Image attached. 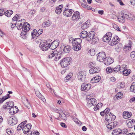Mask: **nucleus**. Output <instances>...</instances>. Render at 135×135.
Masks as SVG:
<instances>
[{
    "mask_svg": "<svg viewBox=\"0 0 135 135\" xmlns=\"http://www.w3.org/2000/svg\"><path fill=\"white\" fill-rule=\"evenodd\" d=\"M72 58L70 57H67L62 59L60 61V65L63 68L66 67L72 62Z\"/></svg>",
    "mask_w": 135,
    "mask_h": 135,
    "instance_id": "nucleus-1",
    "label": "nucleus"
},
{
    "mask_svg": "<svg viewBox=\"0 0 135 135\" xmlns=\"http://www.w3.org/2000/svg\"><path fill=\"white\" fill-rule=\"evenodd\" d=\"M60 52L57 50H54L49 55V58L52 59L55 61H58L61 58Z\"/></svg>",
    "mask_w": 135,
    "mask_h": 135,
    "instance_id": "nucleus-2",
    "label": "nucleus"
},
{
    "mask_svg": "<svg viewBox=\"0 0 135 135\" xmlns=\"http://www.w3.org/2000/svg\"><path fill=\"white\" fill-rule=\"evenodd\" d=\"M51 40L42 41L39 45V47L43 51H46L50 49V42Z\"/></svg>",
    "mask_w": 135,
    "mask_h": 135,
    "instance_id": "nucleus-3",
    "label": "nucleus"
},
{
    "mask_svg": "<svg viewBox=\"0 0 135 135\" xmlns=\"http://www.w3.org/2000/svg\"><path fill=\"white\" fill-rule=\"evenodd\" d=\"M88 96L86 97L87 103L86 105L88 108H91L95 105L97 103V100L94 98H91L89 99Z\"/></svg>",
    "mask_w": 135,
    "mask_h": 135,
    "instance_id": "nucleus-4",
    "label": "nucleus"
},
{
    "mask_svg": "<svg viewBox=\"0 0 135 135\" xmlns=\"http://www.w3.org/2000/svg\"><path fill=\"white\" fill-rule=\"evenodd\" d=\"M91 87V86L90 84L83 83L81 85L80 89L81 91L87 92L90 89Z\"/></svg>",
    "mask_w": 135,
    "mask_h": 135,
    "instance_id": "nucleus-5",
    "label": "nucleus"
},
{
    "mask_svg": "<svg viewBox=\"0 0 135 135\" xmlns=\"http://www.w3.org/2000/svg\"><path fill=\"white\" fill-rule=\"evenodd\" d=\"M17 122L18 120L17 118L14 116L8 118L7 119V123L10 125H14L17 123Z\"/></svg>",
    "mask_w": 135,
    "mask_h": 135,
    "instance_id": "nucleus-6",
    "label": "nucleus"
},
{
    "mask_svg": "<svg viewBox=\"0 0 135 135\" xmlns=\"http://www.w3.org/2000/svg\"><path fill=\"white\" fill-rule=\"evenodd\" d=\"M97 60L98 61L101 62H103L106 57L105 53L103 52L98 53L97 55Z\"/></svg>",
    "mask_w": 135,
    "mask_h": 135,
    "instance_id": "nucleus-7",
    "label": "nucleus"
},
{
    "mask_svg": "<svg viewBox=\"0 0 135 135\" xmlns=\"http://www.w3.org/2000/svg\"><path fill=\"white\" fill-rule=\"evenodd\" d=\"M120 39L119 37L117 36H115L112 38L109 42V44L111 46H113L117 44L119 41Z\"/></svg>",
    "mask_w": 135,
    "mask_h": 135,
    "instance_id": "nucleus-8",
    "label": "nucleus"
},
{
    "mask_svg": "<svg viewBox=\"0 0 135 135\" xmlns=\"http://www.w3.org/2000/svg\"><path fill=\"white\" fill-rule=\"evenodd\" d=\"M51 40L50 42V49L52 50H54L57 48L60 44V41L58 40H56L51 42Z\"/></svg>",
    "mask_w": 135,
    "mask_h": 135,
    "instance_id": "nucleus-9",
    "label": "nucleus"
},
{
    "mask_svg": "<svg viewBox=\"0 0 135 135\" xmlns=\"http://www.w3.org/2000/svg\"><path fill=\"white\" fill-rule=\"evenodd\" d=\"M112 33L110 32H107L103 36V41L105 42H109L112 38Z\"/></svg>",
    "mask_w": 135,
    "mask_h": 135,
    "instance_id": "nucleus-10",
    "label": "nucleus"
},
{
    "mask_svg": "<svg viewBox=\"0 0 135 135\" xmlns=\"http://www.w3.org/2000/svg\"><path fill=\"white\" fill-rule=\"evenodd\" d=\"M78 78L79 81H83L85 78V72L84 71H80L78 73Z\"/></svg>",
    "mask_w": 135,
    "mask_h": 135,
    "instance_id": "nucleus-11",
    "label": "nucleus"
},
{
    "mask_svg": "<svg viewBox=\"0 0 135 135\" xmlns=\"http://www.w3.org/2000/svg\"><path fill=\"white\" fill-rule=\"evenodd\" d=\"M74 12L73 10L69 8H65L63 11V14L65 16L67 17H71Z\"/></svg>",
    "mask_w": 135,
    "mask_h": 135,
    "instance_id": "nucleus-12",
    "label": "nucleus"
},
{
    "mask_svg": "<svg viewBox=\"0 0 135 135\" xmlns=\"http://www.w3.org/2000/svg\"><path fill=\"white\" fill-rule=\"evenodd\" d=\"M114 62V59L110 57H105L103 62L104 64L107 66H108L112 64Z\"/></svg>",
    "mask_w": 135,
    "mask_h": 135,
    "instance_id": "nucleus-13",
    "label": "nucleus"
},
{
    "mask_svg": "<svg viewBox=\"0 0 135 135\" xmlns=\"http://www.w3.org/2000/svg\"><path fill=\"white\" fill-rule=\"evenodd\" d=\"M87 36L86 38V40L88 41H90L91 40H93L94 39V37L95 33L94 31H91L88 33Z\"/></svg>",
    "mask_w": 135,
    "mask_h": 135,
    "instance_id": "nucleus-14",
    "label": "nucleus"
},
{
    "mask_svg": "<svg viewBox=\"0 0 135 135\" xmlns=\"http://www.w3.org/2000/svg\"><path fill=\"white\" fill-rule=\"evenodd\" d=\"M25 22L24 19H22L16 22V27L18 29H22L23 26Z\"/></svg>",
    "mask_w": 135,
    "mask_h": 135,
    "instance_id": "nucleus-15",
    "label": "nucleus"
},
{
    "mask_svg": "<svg viewBox=\"0 0 135 135\" xmlns=\"http://www.w3.org/2000/svg\"><path fill=\"white\" fill-rule=\"evenodd\" d=\"M126 123L128 127L129 128H132L135 123V120L132 119H129L126 120Z\"/></svg>",
    "mask_w": 135,
    "mask_h": 135,
    "instance_id": "nucleus-16",
    "label": "nucleus"
},
{
    "mask_svg": "<svg viewBox=\"0 0 135 135\" xmlns=\"http://www.w3.org/2000/svg\"><path fill=\"white\" fill-rule=\"evenodd\" d=\"M115 116L111 113L105 116V119L107 121H111L114 120L115 118Z\"/></svg>",
    "mask_w": 135,
    "mask_h": 135,
    "instance_id": "nucleus-17",
    "label": "nucleus"
},
{
    "mask_svg": "<svg viewBox=\"0 0 135 135\" xmlns=\"http://www.w3.org/2000/svg\"><path fill=\"white\" fill-rule=\"evenodd\" d=\"M36 95L43 102H46V100L44 97L41 93L39 91L36 89H34Z\"/></svg>",
    "mask_w": 135,
    "mask_h": 135,
    "instance_id": "nucleus-18",
    "label": "nucleus"
},
{
    "mask_svg": "<svg viewBox=\"0 0 135 135\" xmlns=\"http://www.w3.org/2000/svg\"><path fill=\"white\" fill-rule=\"evenodd\" d=\"M14 105V103L12 101H9L7 102L6 104L3 105L2 109H10Z\"/></svg>",
    "mask_w": 135,
    "mask_h": 135,
    "instance_id": "nucleus-19",
    "label": "nucleus"
},
{
    "mask_svg": "<svg viewBox=\"0 0 135 135\" xmlns=\"http://www.w3.org/2000/svg\"><path fill=\"white\" fill-rule=\"evenodd\" d=\"M117 123L116 122H112L107 125L106 127L108 130L109 131L112 129L113 128L116 127L117 125Z\"/></svg>",
    "mask_w": 135,
    "mask_h": 135,
    "instance_id": "nucleus-20",
    "label": "nucleus"
},
{
    "mask_svg": "<svg viewBox=\"0 0 135 135\" xmlns=\"http://www.w3.org/2000/svg\"><path fill=\"white\" fill-rule=\"evenodd\" d=\"M80 18L79 12L77 11L74 12L72 16V19L73 20L78 21Z\"/></svg>",
    "mask_w": 135,
    "mask_h": 135,
    "instance_id": "nucleus-21",
    "label": "nucleus"
},
{
    "mask_svg": "<svg viewBox=\"0 0 135 135\" xmlns=\"http://www.w3.org/2000/svg\"><path fill=\"white\" fill-rule=\"evenodd\" d=\"M32 125L31 124L29 123L26 124L24 127L23 129V131L24 133L26 134L27 133L31 128Z\"/></svg>",
    "mask_w": 135,
    "mask_h": 135,
    "instance_id": "nucleus-22",
    "label": "nucleus"
},
{
    "mask_svg": "<svg viewBox=\"0 0 135 135\" xmlns=\"http://www.w3.org/2000/svg\"><path fill=\"white\" fill-rule=\"evenodd\" d=\"M81 6L83 8L87 9V10H91L95 12V9L90 6L88 5L87 4L86 2L85 3H82L81 4Z\"/></svg>",
    "mask_w": 135,
    "mask_h": 135,
    "instance_id": "nucleus-23",
    "label": "nucleus"
},
{
    "mask_svg": "<svg viewBox=\"0 0 135 135\" xmlns=\"http://www.w3.org/2000/svg\"><path fill=\"white\" fill-rule=\"evenodd\" d=\"M132 115V113L131 112L125 111L123 112L122 116L124 119H126L130 118Z\"/></svg>",
    "mask_w": 135,
    "mask_h": 135,
    "instance_id": "nucleus-24",
    "label": "nucleus"
},
{
    "mask_svg": "<svg viewBox=\"0 0 135 135\" xmlns=\"http://www.w3.org/2000/svg\"><path fill=\"white\" fill-rule=\"evenodd\" d=\"M63 7V5L62 4L57 6L55 10L56 13L58 15L60 14L62 11Z\"/></svg>",
    "mask_w": 135,
    "mask_h": 135,
    "instance_id": "nucleus-25",
    "label": "nucleus"
},
{
    "mask_svg": "<svg viewBox=\"0 0 135 135\" xmlns=\"http://www.w3.org/2000/svg\"><path fill=\"white\" fill-rule=\"evenodd\" d=\"M101 79V77L99 75H97L93 77L90 80V82L92 83H94L99 82Z\"/></svg>",
    "mask_w": 135,
    "mask_h": 135,
    "instance_id": "nucleus-26",
    "label": "nucleus"
},
{
    "mask_svg": "<svg viewBox=\"0 0 135 135\" xmlns=\"http://www.w3.org/2000/svg\"><path fill=\"white\" fill-rule=\"evenodd\" d=\"M22 101L23 103L27 108H30V105L27 98L25 97H23L22 99Z\"/></svg>",
    "mask_w": 135,
    "mask_h": 135,
    "instance_id": "nucleus-27",
    "label": "nucleus"
},
{
    "mask_svg": "<svg viewBox=\"0 0 135 135\" xmlns=\"http://www.w3.org/2000/svg\"><path fill=\"white\" fill-rule=\"evenodd\" d=\"M90 25V21L87 20L81 25V27L82 29L85 30L89 27Z\"/></svg>",
    "mask_w": 135,
    "mask_h": 135,
    "instance_id": "nucleus-28",
    "label": "nucleus"
},
{
    "mask_svg": "<svg viewBox=\"0 0 135 135\" xmlns=\"http://www.w3.org/2000/svg\"><path fill=\"white\" fill-rule=\"evenodd\" d=\"M18 111V109L17 107L14 105L10 108L9 111V113L11 114H12L13 113L15 114L17 113Z\"/></svg>",
    "mask_w": 135,
    "mask_h": 135,
    "instance_id": "nucleus-29",
    "label": "nucleus"
},
{
    "mask_svg": "<svg viewBox=\"0 0 135 135\" xmlns=\"http://www.w3.org/2000/svg\"><path fill=\"white\" fill-rule=\"evenodd\" d=\"M100 70L99 68L98 67H93L91 68L89 70V73L90 74H94L99 72Z\"/></svg>",
    "mask_w": 135,
    "mask_h": 135,
    "instance_id": "nucleus-30",
    "label": "nucleus"
},
{
    "mask_svg": "<svg viewBox=\"0 0 135 135\" xmlns=\"http://www.w3.org/2000/svg\"><path fill=\"white\" fill-rule=\"evenodd\" d=\"M30 28V25L27 23L25 22L22 29L23 31L27 32L29 30Z\"/></svg>",
    "mask_w": 135,
    "mask_h": 135,
    "instance_id": "nucleus-31",
    "label": "nucleus"
},
{
    "mask_svg": "<svg viewBox=\"0 0 135 135\" xmlns=\"http://www.w3.org/2000/svg\"><path fill=\"white\" fill-rule=\"evenodd\" d=\"M82 40L80 38H78L73 39L72 41V44L81 45Z\"/></svg>",
    "mask_w": 135,
    "mask_h": 135,
    "instance_id": "nucleus-32",
    "label": "nucleus"
},
{
    "mask_svg": "<svg viewBox=\"0 0 135 135\" xmlns=\"http://www.w3.org/2000/svg\"><path fill=\"white\" fill-rule=\"evenodd\" d=\"M126 17L129 20L131 21H135V17L131 13L126 14Z\"/></svg>",
    "mask_w": 135,
    "mask_h": 135,
    "instance_id": "nucleus-33",
    "label": "nucleus"
},
{
    "mask_svg": "<svg viewBox=\"0 0 135 135\" xmlns=\"http://www.w3.org/2000/svg\"><path fill=\"white\" fill-rule=\"evenodd\" d=\"M122 130L119 128L115 129L114 130L112 133L113 135H118L122 133Z\"/></svg>",
    "mask_w": 135,
    "mask_h": 135,
    "instance_id": "nucleus-34",
    "label": "nucleus"
},
{
    "mask_svg": "<svg viewBox=\"0 0 135 135\" xmlns=\"http://www.w3.org/2000/svg\"><path fill=\"white\" fill-rule=\"evenodd\" d=\"M88 32L85 31H83L81 32L80 34V37L82 38H86L87 36Z\"/></svg>",
    "mask_w": 135,
    "mask_h": 135,
    "instance_id": "nucleus-35",
    "label": "nucleus"
},
{
    "mask_svg": "<svg viewBox=\"0 0 135 135\" xmlns=\"http://www.w3.org/2000/svg\"><path fill=\"white\" fill-rule=\"evenodd\" d=\"M88 54L91 56H94L96 54V51L94 49L92 48L89 49L88 51Z\"/></svg>",
    "mask_w": 135,
    "mask_h": 135,
    "instance_id": "nucleus-36",
    "label": "nucleus"
},
{
    "mask_svg": "<svg viewBox=\"0 0 135 135\" xmlns=\"http://www.w3.org/2000/svg\"><path fill=\"white\" fill-rule=\"evenodd\" d=\"M122 47V44L121 43H119L115 46V50L117 52H120L121 51Z\"/></svg>",
    "mask_w": 135,
    "mask_h": 135,
    "instance_id": "nucleus-37",
    "label": "nucleus"
},
{
    "mask_svg": "<svg viewBox=\"0 0 135 135\" xmlns=\"http://www.w3.org/2000/svg\"><path fill=\"white\" fill-rule=\"evenodd\" d=\"M72 44L73 46V48L75 51H78L81 49V45Z\"/></svg>",
    "mask_w": 135,
    "mask_h": 135,
    "instance_id": "nucleus-38",
    "label": "nucleus"
},
{
    "mask_svg": "<svg viewBox=\"0 0 135 135\" xmlns=\"http://www.w3.org/2000/svg\"><path fill=\"white\" fill-rule=\"evenodd\" d=\"M73 75V73H72L70 72L65 77L64 80L66 82L69 81L72 77Z\"/></svg>",
    "mask_w": 135,
    "mask_h": 135,
    "instance_id": "nucleus-39",
    "label": "nucleus"
},
{
    "mask_svg": "<svg viewBox=\"0 0 135 135\" xmlns=\"http://www.w3.org/2000/svg\"><path fill=\"white\" fill-rule=\"evenodd\" d=\"M103 105V104L101 103H98L94 107L93 109L95 111L99 110L101 108Z\"/></svg>",
    "mask_w": 135,
    "mask_h": 135,
    "instance_id": "nucleus-40",
    "label": "nucleus"
},
{
    "mask_svg": "<svg viewBox=\"0 0 135 135\" xmlns=\"http://www.w3.org/2000/svg\"><path fill=\"white\" fill-rule=\"evenodd\" d=\"M32 38L33 39L36 38V37L38 36L37 33V30L36 29L33 30L31 33Z\"/></svg>",
    "mask_w": 135,
    "mask_h": 135,
    "instance_id": "nucleus-41",
    "label": "nucleus"
},
{
    "mask_svg": "<svg viewBox=\"0 0 135 135\" xmlns=\"http://www.w3.org/2000/svg\"><path fill=\"white\" fill-rule=\"evenodd\" d=\"M10 97L9 95L7 94V95L3 96L2 98H0V104L3 103L5 100L9 98Z\"/></svg>",
    "mask_w": 135,
    "mask_h": 135,
    "instance_id": "nucleus-42",
    "label": "nucleus"
},
{
    "mask_svg": "<svg viewBox=\"0 0 135 135\" xmlns=\"http://www.w3.org/2000/svg\"><path fill=\"white\" fill-rule=\"evenodd\" d=\"M13 13V11L11 10H8L5 12L4 14L6 16L8 17H10Z\"/></svg>",
    "mask_w": 135,
    "mask_h": 135,
    "instance_id": "nucleus-43",
    "label": "nucleus"
},
{
    "mask_svg": "<svg viewBox=\"0 0 135 135\" xmlns=\"http://www.w3.org/2000/svg\"><path fill=\"white\" fill-rule=\"evenodd\" d=\"M71 48L69 46H66L65 47L63 50V51L65 53L69 52L71 50Z\"/></svg>",
    "mask_w": 135,
    "mask_h": 135,
    "instance_id": "nucleus-44",
    "label": "nucleus"
},
{
    "mask_svg": "<svg viewBox=\"0 0 135 135\" xmlns=\"http://www.w3.org/2000/svg\"><path fill=\"white\" fill-rule=\"evenodd\" d=\"M118 21L121 23H123L125 22V17L124 16H119L118 17Z\"/></svg>",
    "mask_w": 135,
    "mask_h": 135,
    "instance_id": "nucleus-45",
    "label": "nucleus"
},
{
    "mask_svg": "<svg viewBox=\"0 0 135 135\" xmlns=\"http://www.w3.org/2000/svg\"><path fill=\"white\" fill-rule=\"evenodd\" d=\"M131 73V70L128 69H125L123 71V75L125 76H128Z\"/></svg>",
    "mask_w": 135,
    "mask_h": 135,
    "instance_id": "nucleus-46",
    "label": "nucleus"
},
{
    "mask_svg": "<svg viewBox=\"0 0 135 135\" xmlns=\"http://www.w3.org/2000/svg\"><path fill=\"white\" fill-rule=\"evenodd\" d=\"M125 86V83L124 82H119L117 84V87L119 89H123Z\"/></svg>",
    "mask_w": 135,
    "mask_h": 135,
    "instance_id": "nucleus-47",
    "label": "nucleus"
},
{
    "mask_svg": "<svg viewBox=\"0 0 135 135\" xmlns=\"http://www.w3.org/2000/svg\"><path fill=\"white\" fill-rule=\"evenodd\" d=\"M129 90L130 91L135 93V82L133 83L130 86Z\"/></svg>",
    "mask_w": 135,
    "mask_h": 135,
    "instance_id": "nucleus-48",
    "label": "nucleus"
},
{
    "mask_svg": "<svg viewBox=\"0 0 135 135\" xmlns=\"http://www.w3.org/2000/svg\"><path fill=\"white\" fill-rule=\"evenodd\" d=\"M73 120L76 124L78 126H82V124L78 119L74 118L73 119Z\"/></svg>",
    "mask_w": 135,
    "mask_h": 135,
    "instance_id": "nucleus-49",
    "label": "nucleus"
},
{
    "mask_svg": "<svg viewBox=\"0 0 135 135\" xmlns=\"http://www.w3.org/2000/svg\"><path fill=\"white\" fill-rule=\"evenodd\" d=\"M113 71V68H111L110 67H108L106 69V72L107 74L111 73Z\"/></svg>",
    "mask_w": 135,
    "mask_h": 135,
    "instance_id": "nucleus-50",
    "label": "nucleus"
},
{
    "mask_svg": "<svg viewBox=\"0 0 135 135\" xmlns=\"http://www.w3.org/2000/svg\"><path fill=\"white\" fill-rule=\"evenodd\" d=\"M130 45L128 46H125L123 48V50L124 51H127L130 50L131 47V45L132 44L131 42L129 41Z\"/></svg>",
    "mask_w": 135,
    "mask_h": 135,
    "instance_id": "nucleus-51",
    "label": "nucleus"
},
{
    "mask_svg": "<svg viewBox=\"0 0 135 135\" xmlns=\"http://www.w3.org/2000/svg\"><path fill=\"white\" fill-rule=\"evenodd\" d=\"M123 97V94L122 93L119 92L117 93L115 95V97L117 99H121Z\"/></svg>",
    "mask_w": 135,
    "mask_h": 135,
    "instance_id": "nucleus-52",
    "label": "nucleus"
},
{
    "mask_svg": "<svg viewBox=\"0 0 135 135\" xmlns=\"http://www.w3.org/2000/svg\"><path fill=\"white\" fill-rule=\"evenodd\" d=\"M51 24V22L50 21H48L44 22L42 23V25L43 26L45 27H47L50 26Z\"/></svg>",
    "mask_w": 135,
    "mask_h": 135,
    "instance_id": "nucleus-53",
    "label": "nucleus"
},
{
    "mask_svg": "<svg viewBox=\"0 0 135 135\" xmlns=\"http://www.w3.org/2000/svg\"><path fill=\"white\" fill-rule=\"evenodd\" d=\"M130 57L132 60L135 61V51H133L131 53Z\"/></svg>",
    "mask_w": 135,
    "mask_h": 135,
    "instance_id": "nucleus-54",
    "label": "nucleus"
},
{
    "mask_svg": "<svg viewBox=\"0 0 135 135\" xmlns=\"http://www.w3.org/2000/svg\"><path fill=\"white\" fill-rule=\"evenodd\" d=\"M112 26L113 28L116 30L118 31H121L119 27L115 24L114 23H112Z\"/></svg>",
    "mask_w": 135,
    "mask_h": 135,
    "instance_id": "nucleus-55",
    "label": "nucleus"
},
{
    "mask_svg": "<svg viewBox=\"0 0 135 135\" xmlns=\"http://www.w3.org/2000/svg\"><path fill=\"white\" fill-rule=\"evenodd\" d=\"M27 32L23 31H22L21 34V37L22 38H27L26 34H27Z\"/></svg>",
    "mask_w": 135,
    "mask_h": 135,
    "instance_id": "nucleus-56",
    "label": "nucleus"
},
{
    "mask_svg": "<svg viewBox=\"0 0 135 135\" xmlns=\"http://www.w3.org/2000/svg\"><path fill=\"white\" fill-rule=\"evenodd\" d=\"M120 70V66L119 65H117L114 68H113V71L115 72L119 71Z\"/></svg>",
    "mask_w": 135,
    "mask_h": 135,
    "instance_id": "nucleus-57",
    "label": "nucleus"
},
{
    "mask_svg": "<svg viewBox=\"0 0 135 135\" xmlns=\"http://www.w3.org/2000/svg\"><path fill=\"white\" fill-rule=\"evenodd\" d=\"M60 117L62 118L63 120H66L67 119V118L66 115L63 113L60 115H59Z\"/></svg>",
    "mask_w": 135,
    "mask_h": 135,
    "instance_id": "nucleus-58",
    "label": "nucleus"
},
{
    "mask_svg": "<svg viewBox=\"0 0 135 135\" xmlns=\"http://www.w3.org/2000/svg\"><path fill=\"white\" fill-rule=\"evenodd\" d=\"M19 18V15L16 14L12 18V20L14 21H16Z\"/></svg>",
    "mask_w": 135,
    "mask_h": 135,
    "instance_id": "nucleus-59",
    "label": "nucleus"
},
{
    "mask_svg": "<svg viewBox=\"0 0 135 135\" xmlns=\"http://www.w3.org/2000/svg\"><path fill=\"white\" fill-rule=\"evenodd\" d=\"M104 112H105L106 115H107L110 114L111 112L110 111V109L108 108H106L104 110Z\"/></svg>",
    "mask_w": 135,
    "mask_h": 135,
    "instance_id": "nucleus-60",
    "label": "nucleus"
},
{
    "mask_svg": "<svg viewBox=\"0 0 135 135\" xmlns=\"http://www.w3.org/2000/svg\"><path fill=\"white\" fill-rule=\"evenodd\" d=\"M23 126L22 124L20 123V124L17 128V129L18 131H19L21 130L22 128V129L23 128Z\"/></svg>",
    "mask_w": 135,
    "mask_h": 135,
    "instance_id": "nucleus-61",
    "label": "nucleus"
},
{
    "mask_svg": "<svg viewBox=\"0 0 135 135\" xmlns=\"http://www.w3.org/2000/svg\"><path fill=\"white\" fill-rule=\"evenodd\" d=\"M55 111L56 113L59 114V115H61L63 113L62 110L61 109H57L55 110Z\"/></svg>",
    "mask_w": 135,
    "mask_h": 135,
    "instance_id": "nucleus-62",
    "label": "nucleus"
},
{
    "mask_svg": "<svg viewBox=\"0 0 135 135\" xmlns=\"http://www.w3.org/2000/svg\"><path fill=\"white\" fill-rule=\"evenodd\" d=\"M49 90L50 92L52 93V95H56V94L55 93V90L51 87L49 89Z\"/></svg>",
    "mask_w": 135,
    "mask_h": 135,
    "instance_id": "nucleus-63",
    "label": "nucleus"
},
{
    "mask_svg": "<svg viewBox=\"0 0 135 135\" xmlns=\"http://www.w3.org/2000/svg\"><path fill=\"white\" fill-rule=\"evenodd\" d=\"M39 132L37 131H35L32 132L31 134V135H39Z\"/></svg>",
    "mask_w": 135,
    "mask_h": 135,
    "instance_id": "nucleus-64",
    "label": "nucleus"
}]
</instances>
